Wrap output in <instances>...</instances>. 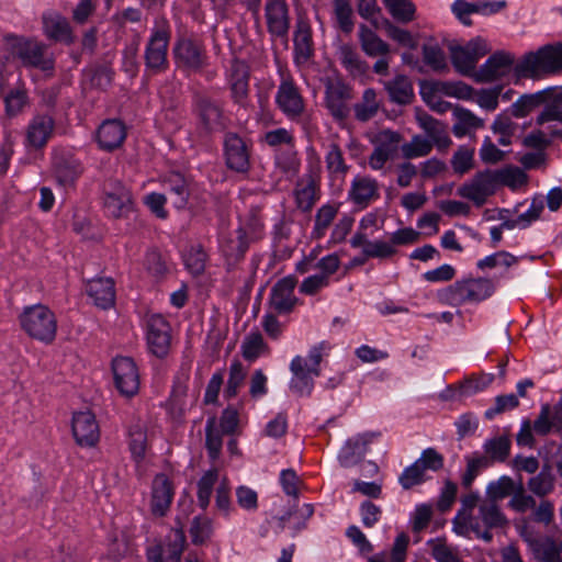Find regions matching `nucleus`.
I'll return each instance as SVG.
<instances>
[{
  "label": "nucleus",
  "instance_id": "obj_18",
  "mask_svg": "<svg viewBox=\"0 0 562 562\" xmlns=\"http://www.w3.org/2000/svg\"><path fill=\"white\" fill-rule=\"evenodd\" d=\"M71 428L76 442L81 447H93L100 439L95 416L89 411L75 413Z\"/></svg>",
  "mask_w": 562,
  "mask_h": 562
},
{
  "label": "nucleus",
  "instance_id": "obj_8",
  "mask_svg": "<svg viewBox=\"0 0 562 562\" xmlns=\"http://www.w3.org/2000/svg\"><path fill=\"white\" fill-rule=\"evenodd\" d=\"M450 58L454 69L462 76L474 79L477 61L490 53L487 42L476 36L465 45L450 44Z\"/></svg>",
  "mask_w": 562,
  "mask_h": 562
},
{
  "label": "nucleus",
  "instance_id": "obj_1",
  "mask_svg": "<svg viewBox=\"0 0 562 562\" xmlns=\"http://www.w3.org/2000/svg\"><path fill=\"white\" fill-rule=\"evenodd\" d=\"M497 289V281L492 278L477 277L458 280L438 292L441 303L451 306L480 304L492 297Z\"/></svg>",
  "mask_w": 562,
  "mask_h": 562
},
{
  "label": "nucleus",
  "instance_id": "obj_11",
  "mask_svg": "<svg viewBox=\"0 0 562 562\" xmlns=\"http://www.w3.org/2000/svg\"><path fill=\"white\" fill-rule=\"evenodd\" d=\"M223 155L226 167L237 173L246 175L251 168V144L234 132H228L223 140Z\"/></svg>",
  "mask_w": 562,
  "mask_h": 562
},
{
  "label": "nucleus",
  "instance_id": "obj_52",
  "mask_svg": "<svg viewBox=\"0 0 562 562\" xmlns=\"http://www.w3.org/2000/svg\"><path fill=\"white\" fill-rule=\"evenodd\" d=\"M380 27L384 29L387 36L393 41H396L398 44L411 49H415L417 47V42L413 37L412 33L407 30L394 25L390 20L383 18L381 20Z\"/></svg>",
  "mask_w": 562,
  "mask_h": 562
},
{
  "label": "nucleus",
  "instance_id": "obj_14",
  "mask_svg": "<svg viewBox=\"0 0 562 562\" xmlns=\"http://www.w3.org/2000/svg\"><path fill=\"white\" fill-rule=\"evenodd\" d=\"M515 57L505 50L493 53L474 74L477 83H490L507 76L514 65Z\"/></svg>",
  "mask_w": 562,
  "mask_h": 562
},
{
  "label": "nucleus",
  "instance_id": "obj_61",
  "mask_svg": "<svg viewBox=\"0 0 562 562\" xmlns=\"http://www.w3.org/2000/svg\"><path fill=\"white\" fill-rule=\"evenodd\" d=\"M432 149V143L428 139L415 135L409 143L402 146V154L405 158H416L427 156Z\"/></svg>",
  "mask_w": 562,
  "mask_h": 562
},
{
  "label": "nucleus",
  "instance_id": "obj_51",
  "mask_svg": "<svg viewBox=\"0 0 562 562\" xmlns=\"http://www.w3.org/2000/svg\"><path fill=\"white\" fill-rule=\"evenodd\" d=\"M217 470L211 469L205 472L198 482V502L200 507L203 509H205L210 504L213 487L217 481Z\"/></svg>",
  "mask_w": 562,
  "mask_h": 562
},
{
  "label": "nucleus",
  "instance_id": "obj_7",
  "mask_svg": "<svg viewBox=\"0 0 562 562\" xmlns=\"http://www.w3.org/2000/svg\"><path fill=\"white\" fill-rule=\"evenodd\" d=\"M562 69V44L546 45L537 52L528 53L516 68L518 77H537L554 74Z\"/></svg>",
  "mask_w": 562,
  "mask_h": 562
},
{
  "label": "nucleus",
  "instance_id": "obj_34",
  "mask_svg": "<svg viewBox=\"0 0 562 562\" xmlns=\"http://www.w3.org/2000/svg\"><path fill=\"white\" fill-rule=\"evenodd\" d=\"M54 170L58 182L63 186L72 183L81 173L78 160L68 156H58L54 159Z\"/></svg>",
  "mask_w": 562,
  "mask_h": 562
},
{
  "label": "nucleus",
  "instance_id": "obj_53",
  "mask_svg": "<svg viewBox=\"0 0 562 562\" xmlns=\"http://www.w3.org/2000/svg\"><path fill=\"white\" fill-rule=\"evenodd\" d=\"M213 533L212 522L206 517H194L190 527L192 543L201 546L206 543Z\"/></svg>",
  "mask_w": 562,
  "mask_h": 562
},
{
  "label": "nucleus",
  "instance_id": "obj_15",
  "mask_svg": "<svg viewBox=\"0 0 562 562\" xmlns=\"http://www.w3.org/2000/svg\"><path fill=\"white\" fill-rule=\"evenodd\" d=\"M147 344L150 352L158 358L167 356L171 344L170 324L161 315H153L147 323Z\"/></svg>",
  "mask_w": 562,
  "mask_h": 562
},
{
  "label": "nucleus",
  "instance_id": "obj_43",
  "mask_svg": "<svg viewBox=\"0 0 562 562\" xmlns=\"http://www.w3.org/2000/svg\"><path fill=\"white\" fill-rule=\"evenodd\" d=\"M341 65L353 76L364 75L368 70V64L362 60L359 54L349 45L340 48Z\"/></svg>",
  "mask_w": 562,
  "mask_h": 562
},
{
  "label": "nucleus",
  "instance_id": "obj_38",
  "mask_svg": "<svg viewBox=\"0 0 562 562\" xmlns=\"http://www.w3.org/2000/svg\"><path fill=\"white\" fill-rule=\"evenodd\" d=\"M479 515L487 529L503 528L508 524L498 505L492 501H485L479 506Z\"/></svg>",
  "mask_w": 562,
  "mask_h": 562
},
{
  "label": "nucleus",
  "instance_id": "obj_49",
  "mask_svg": "<svg viewBox=\"0 0 562 562\" xmlns=\"http://www.w3.org/2000/svg\"><path fill=\"white\" fill-rule=\"evenodd\" d=\"M246 372L240 361L235 360L229 367V376L227 384L224 389V396L227 400L235 397L238 394L240 386L244 384Z\"/></svg>",
  "mask_w": 562,
  "mask_h": 562
},
{
  "label": "nucleus",
  "instance_id": "obj_39",
  "mask_svg": "<svg viewBox=\"0 0 562 562\" xmlns=\"http://www.w3.org/2000/svg\"><path fill=\"white\" fill-rule=\"evenodd\" d=\"M547 102V91L524 94L512 104L513 116L520 119L527 116L532 110Z\"/></svg>",
  "mask_w": 562,
  "mask_h": 562
},
{
  "label": "nucleus",
  "instance_id": "obj_59",
  "mask_svg": "<svg viewBox=\"0 0 562 562\" xmlns=\"http://www.w3.org/2000/svg\"><path fill=\"white\" fill-rule=\"evenodd\" d=\"M187 543L182 528H177L168 536L166 557L168 560L179 562Z\"/></svg>",
  "mask_w": 562,
  "mask_h": 562
},
{
  "label": "nucleus",
  "instance_id": "obj_26",
  "mask_svg": "<svg viewBox=\"0 0 562 562\" xmlns=\"http://www.w3.org/2000/svg\"><path fill=\"white\" fill-rule=\"evenodd\" d=\"M390 102L397 105H409L415 99L414 87L405 75H396L393 79L381 81Z\"/></svg>",
  "mask_w": 562,
  "mask_h": 562
},
{
  "label": "nucleus",
  "instance_id": "obj_64",
  "mask_svg": "<svg viewBox=\"0 0 562 562\" xmlns=\"http://www.w3.org/2000/svg\"><path fill=\"white\" fill-rule=\"evenodd\" d=\"M266 348L260 333L249 334L241 345L243 357L248 361H255Z\"/></svg>",
  "mask_w": 562,
  "mask_h": 562
},
{
  "label": "nucleus",
  "instance_id": "obj_23",
  "mask_svg": "<svg viewBox=\"0 0 562 562\" xmlns=\"http://www.w3.org/2000/svg\"><path fill=\"white\" fill-rule=\"evenodd\" d=\"M376 436L375 432H364L348 439L339 452L340 464L349 468L359 463L364 458L368 446Z\"/></svg>",
  "mask_w": 562,
  "mask_h": 562
},
{
  "label": "nucleus",
  "instance_id": "obj_21",
  "mask_svg": "<svg viewBox=\"0 0 562 562\" xmlns=\"http://www.w3.org/2000/svg\"><path fill=\"white\" fill-rule=\"evenodd\" d=\"M42 22L43 32L47 38L66 45H71L75 42L68 20L58 12H45Z\"/></svg>",
  "mask_w": 562,
  "mask_h": 562
},
{
  "label": "nucleus",
  "instance_id": "obj_29",
  "mask_svg": "<svg viewBox=\"0 0 562 562\" xmlns=\"http://www.w3.org/2000/svg\"><path fill=\"white\" fill-rule=\"evenodd\" d=\"M55 121L49 115H36L29 124L26 131L27 145L42 148L53 135Z\"/></svg>",
  "mask_w": 562,
  "mask_h": 562
},
{
  "label": "nucleus",
  "instance_id": "obj_58",
  "mask_svg": "<svg viewBox=\"0 0 562 562\" xmlns=\"http://www.w3.org/2000/svg\"><path fill=\"white\" fill-rule=\"evenodd\" d=\"M494 381V374L481 373L479 375H472L465 379L460 384V391L462 395L470 396L477 392L484 391Z\"/></svg>",
  "mask_w": 562,
  "mask_h": 562
},
{
  "label": "nucleus",
  "instance_id": "obj_62",
  "mask_svg": "<svg viewBox=\"0 0 562 562\" xmlns=\"http://www.w3.org/2000/svg\"><path fill=\"white\" fill-rule=\"evenodd\" d=\"M249 243L244 231H239L236 239H231L224 248V254L227 260L238 262L241 260L248 250Z\"/></svg>",
  "mask_w": 562,
  "mask_h": 562
},
{
  "label": "nucleus",
  "instance_id": "obj_60",
  "mask_svg": "<svg viewBox=\"0 0 562 562\" xmlns=\"http://www.w3.org/2000/svg\"><path fill=\"white\" fill-rule=\"evenodd\" d=\"M531 425L533 427V431L539 436H547L554 428L557 431L562 430L553 419V416L551 415V406L549 404H543L541 406L538 417Z\"/></svg>",
  "mask_w": 562,
  "mask_h": 562
},
{
  "label": "nucleus",
  "instance_id": "obj_19",
  "mask_svg": "<svg viewBox=\"0 0 562 562\" xmlns=\"http://www.w3.org/2000/svg\"><path fill=\"white\" fill-rule=\"evenodd\" d=\"M294 64L306 65L314 57V42L311 25L307 20L299 19L293 34Z\"/></svg>",
  "mask_w": 562,
  "mask_h": 562
},
{
  "label": "nucleus",
  "instance_id": "obj_30",
  "mask_svg": "<svg viewBox=\"0 0 562 562\" xmlns=\"http://www.w3.org/2000/svg\"><path fill=\"white\" fill-rule=\"evenodd\" d=\"M521 536L529 543L535 558L541 562H562V540L554 541L552 538L543 539L527 537L524 532Z\"/></svg>",
  "mask_w": 562,
  "mask_h": 562
},
{
  "label": "nucleus",
  "instance_id": "obj_50",
  "mask_svg": "<svg viewBox=\"0 0 562 562\" xmlns=\"http://www.w3.org/2000/svg\"><path fill=\"white\" fill-rule=\"evenodd\" d=\"M528 487L538 496L549 494L554 487V476L550 468L544 467L536 476L531 477L528 482Z\"/></svg>",
  "mask_w": 562,
  "mask_h": 562
},
{
  "label": "nucleus",
  "instance_id": "obj_55",
  "mask_svg": "<svg viewBox=\"0 0 562 562\" xmlns=\"http://www.w3.org/2000/svg\"><path fill=\"white\" fill-rule=\"evenodd\" d=\"M130 450L135 461L139 462L144 459L147 448L146 431L138 425L130 428Z\"/></svg>",
  "mask_w": 562,
  "mask_h": 562
},
{
  "label": "nucleus",
  "instance_id": "obj_40",
  "mask_svg": "<svg viewBox=\"0 0 562 562\" xmlns=\"http://www.w3.org/2000/svg\"><path fill=\"white\" fill-rule=\"evenodd\" d=\"M517 487L518 481L516 482L510 476L503 475L498 480L488 483L486 495L488 501L496 503L497 501L513 496Z\"/></svg>",
  "mask_w": 562,
  "mask_h": 562
},
{
  "label": "nucleus",
  "instance_id": "obj_3",
  "mask_svg": "<svg viewBox=\"0 0 562 562\" xmlns=\"http://www.w3.org/2000/svg\"><path fill=\"white\" fill-rule=\"evenodd\" d=\"M8 44L12 56L19 58L24 67L53 74L55 57L43 42L30 37L10 36Z\"/></svg>",
  "mask_w": 562,
  "mask_h": 562
},
{
  "label": "nucleus",
  "instance_id": "obj_24",
  "mask_svg": "<svg viewBox=\"0 0 562 562\" xmlns=\"http://www.w3.org/2000/svg\"><path fill=\"white\" fill-rule=\"evenodd\" d=\"M348 196L353 204L364 209L380 198L379 183L369 176H357L351 182Z\"/></svg>",
  "mask_w": 562,
  "mask_h": 562
},
{
  "label": "nucleus",
  "instance_id": "obj_6",
  "mask_svg": "<svg viewBox=\"0 0 562 562\" xmlns=\"http://www.w3.org/2000/svg\"><path fill=\"white\" fill-rule=\"evenodd\" d=\"M22 329L33 339L44 344L54 341L57 333L55 314L43 304L24 307L19 316Z\"/></svg>",
  "mask_w": 562,
  "mask_h": 562
},
{
  "label": "nucleus",
  "instance_id": "obj_9",
  "mask_svg": "<svg viewBox=\"0 0 562 562\" xmlns=\"http://www.w3.org/2000/svg\"><path fill=\"white\" fill-rule=\"evenodd\" d=\"M173 55L178 67L188 71L200 72L209 66L206 47L203 41L194 36L178 38Z\"/></svg>",
  "mask_w": 562,
  "mask_h": 562
},
{
  "label": "nucleus",
  "instance_id": "obj_57",
  "mask_svg": "<svg viewBox=\"0 0 562 562\" xmlns=\"http://www.w3.org/2000/svg\"><path fill=\"white\" fill-rule=\"evenodd\" d=\"M508 506L513 510L521 514L536 507V499L526 493L521 476L518 479V487L508 502Z\"/></svg>",
  "mask_w": 562,
  "mask_h": 562
},
{
  "label": "nucleus",
  "instance_id": "obj_16",
  "mask_svg": "<svg viewBox=\"0 0 562 562\" xmlns=\"http://www.w3.org/2000/svg\"><path fill=\"white\" fill-rule=\"evenodd\" d=\"M265 15L269 34L286 38L291 23L286 0H266Z\"/></svg>",
  "mask_w": 562,
  "mask_h": 562
},
{
  "label": "nucleus",
  "instance_id": "obj_17",
  "mask_svg": "<svg viewBox=\"0 0 562 562\" xmlns=\"http://www.w3.org/2000/svg\"><path fill=\"white\" fill-rule=\"evenodd\" d=\"M297 280L293 276L280 279L271 289L269 305L277 314H288L292 312L297 299L294 295V289Z\"/></svg>",
  "mask_w": 562,
  "mask_h": 562
},
{
  "label": "nucleus",
  "instance_id": "obj_48",
  "mask_svg": "<svg viewBox=\"0 0 562 562\" xmlns=\"http://www.w3.org/2000/svg\"><path fill=\"white\" fill-rule=\"evenodd\" d=\"M342 88H329L326 92V105L331 115L337 120H345L348 116V109L344 102Z\"/></svg>",
  "mask_w": 562,
  "mask_h": 562
},
{
  "label": "nucleus",
  "instance_id": "obj_56",
  "mask_svg": "<svg viewBox=\"0 0 562 562\" xmlns=\"http://www.w3.org/2000/svg\"><path fill=\"white\" fill-rule=\"evenodd\" d=\"M337 215V207L330 204L323 205L315 215V225L313 229V237L322 238L326 229L330 226L331 222Z\"/></svg>",
  "mask_w": 562,
  "mask_h": 562
},
{
  "label": "nucleus",
  "instance_id": "obj_46",
  "mask_svg": "<svg viewBox=\"0 0 562 562\" xmlns=\"http://www.w3.org/2000/svg\"><path fill=\"white\" fill-rule=\"evenodd\" d=\"M334 13L338 27L346 34H350L355 23L352 8L349 0H334Z\"/></svg>",
  "mask_w": 562,
  "mask_h": 562
},
{
  "label": "nucleus",
  "instance_id": "obj_37",
  "mask_svg": "<svg viewBox=\"0 0 562 562\" xmlns=\"http://www.w3.org/2000/svg\"><path fill=\"white\" fill-rule=\"evenodd\" d=\"M380 109L376 92L372 88L363 91L362 98L353 105L355 117L359 122H368L374 117Z\"/></svg>",
  "mask_w": 562,
  "mask_h": 562
},
{
  "label": "nucleus",
  "instance_id": "obj_4",
  "mask_svg": "<svg viewBox=\"0 0 562 562\" xmlns=\"http://www.w3.org/2000/svg\"><path fill=\"white\" fill-rule=\"evenodd\" d=\"M324 342L311 348L308 352V362L301 356H295L291 363L290 370L292 379L290 381V390L300 395L308 396L314 389V376L321 375L319 364L323 359Z\"/></svg>",
  "mask_w": 562,
  "mask_h": 562
},
{
  "label": "nucleus",
  "instance_id": "obj_36",
  "mask_svg": "<svg viewBox=\"0 0 562 562\" xmlns=\"http://www.w3.org/2000/svg\"><path fill=\"white\" fill-rule=\"evenodd\" d=\"M512 441L508 436L494 437L485 441L483 445L484 457L488 458V462H505L510 454Z\"/></svg>",
  "mask_w": 562,
  "mask_h": 562
},
{
  "label": "nucleus",
  "instance_id": "obj_10",
  "mask_svg": "<svg viewBox=\"0 0 562 562\" xmlns=\"http://www.w3.org/2000/svg\"><path fill=\"white\" fill-rule=\"evenodd\" d=\"M102 206L109 218H127L134 211L131 190L119 180H109L103 186Z\"/></svg>",
  "mask_w": 562,
  "mask_h": 562
},
{
  "label": "nucleus",
  "instance_id": "obj_32",
  "mask_svg": "<svg viewBox=\"0 0 562 562\" xmlns=\"http://www.w3.org/2000/svg\"><path fill=\"white\" fill-rule=\"evenodd\" d=\"M164 187L169 193L171 203L177 209H183L189 200L190 190L188 182L180 172H170L164 179Z\"/></svg>",
  "mask_w": 562,
  "mask_h": 562
},
{
  "label": "nucleus",
  "instance_id": "obj_28",
  "mask_svg": "<svg viewBox=\"0 0 562 562\" xmlns=\"http://www.w3.org/2000/svg\"><path fill=\"white\" fill-rule=\"evenodd\" d=\"M86 291L95 306L108 310L115 301L114 281L111 278H97L88 281Z\"/></svg>",
  "mask_w": 562,
  "mask_h": 562
},
{
  "label": "nucleus",
  "instance_id": "obj_35",
  "mask_svg": "<svg viewBox=\"0 0 562 562\" xmlns=\"http://www.w3.org/2000/svg\"><path fill=\"white\" fill-rule=\"evenodd\" d=\"M453 115L457 122L452 126V132L457 137H463L469 134L470 130L482 128L484 126L482 119L462 106H456Z\"/></svg>",
  "mask_w": 562,
  "mask_h": 562
},
{
  "label": "nucleus",
  "instance_id": "obj_2",
  "mask_svg": "<svg viewBox=\"0 0 562 562\" xmlns=\"http://www.w3.org/2000/svg\"><path fill=\"white\" fill-rule=\"evenodd\" d=\"M191 110L196 117V130L200 135L210 136L226 128L227 117L223 102L207 92L195 90L192 93Z\"/></svg>",
  "mask_w": 562,
  "mask_h": 562
},
{
  "label": "nucleus",
  "instance_id": "obj_13",
  "mask_svg": "<svg viewBox=\"0 0 562 562\" xmlns=\"http://www.w3.org/2000/svg\"><path fill=\"white\" fill-rule=\"evenodd\" d=\"M112 371L115 386L122 395L131 397L138 392L139 373L132 358L123 356L114 358Z\"/></svg>",
  "mask_w": 562,
  "mask_h": 562
},
{
  "label": "nucleus",
  "instance_id": "obj_41",
  "mask_svg": "<svg viewBox=\"0 0 562 562\" xmlns=\"http://www.w3.org/2000/svg\"><path fill=\"white\" fill-rule=\"evenodd\" d=\"M222 446V434L216 428L215 416H212L207 418L205 425V448L207 450L209 458L212 461H215L220 457Z\"/></svg>",
  "mask_w": 562,
  "mask_h": 562
},
{
  "label": "nucleus",
  "instance_id": "obj_22",
  "mask_svg": "<svg viewBox=\"0 0 562 562\" xmlns=\"http://www.w3.org/2000/svg\"><path fill=\"white\" fill-rule=\"evenodd\" d=\"M173 495V485L168 476L164 473L157 474L151 485V513L159 517L165 516L172 503Z\"/></svg>",
  "mask_w": 562,
  "mask_h": 562
},
{
  "label": "nucleus",
  "instance_id": "obj_54",
  "mask_svg": "<svg viewBox=\"0 0 562 562\" xmlns=\"http://www.w3.org/2000/svg\"><path fill=\"white\" fill-rule=\"evenodd\" d=\"M422 50L425 64L432 70L441 71L448 68L445 53L438 44H424Z\"/></svg>",
  "mask_w": 562,
  "mask_h": 562
},
{
  "label": "nucleus",
  "instance_id": "obj_47",
  "mask_svg": "<svg viewBox=\"0 0 562 562\" xmlns=\"http://www.w3.org/2000/svg\"><path fill=\"white\" fill-rule=\"evenodd\" d=\"M294 194L296 205L303 212H310L318 199L316 195V184L313 180H310L304 186L297 183Z\"/></svg>",
  "mask_w": 562,
  "mask_h": 562
},
{
  "label": "nucleus",
  "instance_id": "obj_20",
  "mask_svg": "<svg viewBox=\"0 0 562 562\" xmlns=\"http://www.w3.org/2000/svg\"><path fill=\"white\" fill-rule=\"evenodd\" d=\"M276 102L290 119L300 116L304 111L303 98L291 78L281 81L276 95Z\"/></svg>",
  "mask_w": 562,
  "mask_h": 562
},
{
  "label": "nucleus",
  "instance_id": "obj_45",
  "mask_svg": "<svg viewBox=\"0 0 562 562\" xmlns=\"http://www.w3.org/2000/svg\"><path fill=\"white\" fill-rule=\"evenodd\" d=\"M453 172L463 176L474 168V148L460 146L450 160Z\"/></svg>",
  "mask_w": 562,
  "mask_h": 562
},
{
  "label": "nucleus",
  "instance_id": "obj_63",
  "mask_svg": "<svg viewBox=\"0 0 562 562\" xmlns=\"http://www.w3.org/2000/svg\"><path fill=\"white\" fill-rule=\"evenodd\" d=\"M385 7L398 22L408 23L415 18V5L411 0H394Z\"/></svg>",
  "mask_w": 562,
  "mask_h": 562
},
{
  "label": "nucleus",
  "instance_id": "obj_33",
  "mask_svg": "<svg viewBox=\"0 0 562 562\" xmlns=\"http://www.w3.org/2000/svg\"><path fill=\"white\" fill-rule=\"evenodd\" d=\"M359 40L361 48L370 57L384 56L390 52V45L366 24L359 26Z\"/></svg>",
  "mask_w": 562,
  "mask_h": 562
},
{
  "label": "nucleus",
  "instance_id": "obj_31",
  "mask_svg": "<svg viewBox=\"0 0 562 562\" xmlns=\"http://www.w3.org/2000/svg\"><path fill=\"white\" fill-rule=\"evenodd\" d=\"M420 127L426 132L432 144L439 149H447L452 140L448 134V127L442 122L436 120L429 114L418 116Z\"/></svg>",
  "mask_w": 562,
  "mask_h": 562
},
{
  "label": "nucleus",
  "instance_id": "obj_12",
  "mask_svg": "<svg viewBox=\"0 0 562 562\" xmlns=\"http://www.w3.org/2000/svg\"><path fill=\"white\" fill-rule=\"evenodd\" d=\"M498 186L497 171L485 169L476 172L469 182L459 187L458 194L473 201L476 206H481L490 195L495 193Z\"/></svg>",
  "mask_w": 562,
  "mask_h": 562
},
{
  "label": "nucleus",
  "instance_id": "obj_42",
  "mask_svg": "<svg viewBox=\"0 0 562 562\" xmlns=\"http://www.w3.org/2000/svg\"><path fill=\"white\" fill-rule=\"evenodd\" d=\"M327 171L333 176H345L349 166L346 164L342 150L337 143H330L325 156Z\"/></svg>",
  "mask_w": 562,
  "mask_h": 562
},
{
  "label": "nucleus",
  "instance_id": "obj_44",
  "mask_svg": "<svg viewBox=\"0 0 562 562\" xmlns=\"http://www.w3.org/2000/svg\"><path fill=\"white\" fill-rule=\"evenodd\" d=\"M207 255L201 245L191 246L183 255L184 266L193 276H200L205 270Z\"/></svg>",
  "mask_w": 562,
  "mask_h": 562
},
{
  "label": "nucleus",
  "instance_id": "obj_27",
  "mask_svg": "<svg viewBox=\"0 0 562 562\" xmlns=\"http://www.w3.org/2000/svg\"><path fill=\"white\" fill-rule=\"evenodd\" d=\"M401 135L397 132L384 131L380 136V144L375 146L369 158V165L374 170L383 168L385 162L397 150V145L401 142Z\"/></svg>",
  "mask_w": 562,
  "mask_h": 562
},
{
  "label": "nucleus",
  "instance_id": "obj_25",
  "mask_svg": "<svg viewBox=\"0 0 562 562\" xmlns=\"http://www.w3.org/2000/svg\"><path fill=\"white\" fill-rule=\"evenodd\" d=\"M126 138V127L117 119L105 120L97 131V142L99 147L106 151H112L122 146Z\"/></svg>",
  "mask_w": 562,
  "mask_h": 562
},
{
  "label": "nucleus",
  "instance_id": "obj_5",
  "mask_svg": "<svg viewBox=\"0 0 562 562\" xmlns=\"http://www.w3.org/2000/svg\"><path fill=\"white\" fill-rule=\"evenodd\" d=\"M170 38L171 27L169 21L165 16L156 19L144 54L146 71L149 75H158L167 70V54Z\"/></svg>",
  "mask_w": 562,
  "mask_h": 562
}]
</instances>
